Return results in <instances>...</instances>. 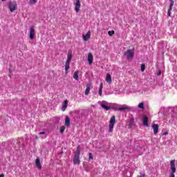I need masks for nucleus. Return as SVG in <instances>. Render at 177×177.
<instances>
[{
    "label": "nucleus",
    "instance_id": "c85d7f7f",
    "mask_svg": "<svg viewBox=\"0 0 177 177\" xmlns=\"http://www.w3.org/2000/svg\"><path fill=\"white\" fill-rule=\"evenodd\" d=\"M88 158L89 160H93V156L92 155V153H88Z\"/></svg>",
    "mask_w": 177,
    "mask_h": 177
},
{
    "label": "nucleus",
    "instance_id": "c9c22d12",
    "mask_svg": "<svg viewBox=\"0 0 177 177\" xmlns=\"http://www.w3.org/2000/svg\"><path fill=\"white\" fill-rule=\"evenodd\" d=\"M0 177H5V175L3 174H0Z\"/></svg>",
    "mask_w": 177,
    "mask_h": 177
},
{
    "label": "nucleus",
    "instance_id": "aec40b11",
    "mask_svg": "<svg viewBox=\"0 0 177 177\" xmlns=\"http://www.w3.org/2000/svg\"><path fill=\"white\" fill-rule=\"evenodd\" d=\"M118 110V111H125V110H129V107L127 106V105H124V106L119 107Z\"/></svg>",
    "mask_w": 177,
    "mask_h": 177
},
{
    "label": "nucleus",
    "instance_id": "c756f323",
    "mask_svg": "<svg viewBox=\"0 0 177 177\" xmlns=\"http://www.w3.org/2000/svg\"><path fill=\"white\" fill-rule=\"evenodd\" d=\"M169 1L171 2L169 8H173L174 7V0H169Z\"/></svg>",
    "mask_w": 177,
    "mask_h": 177
},
{
    "label": "nucleus",
    "instance_id": "6ab92c4d",
    "mask_svg": "<svg viewBox=\"0 0 177 177\" xmlns=\"http://www.w3.org/2000/svg\"><path fill=\"white\" fill-rule=\"evenodd\" d=\"M68 103V101L66 100L64 102V104L62 105V111H66V109H67V104Z\"/></svg>",
    "mask_w": 177,
    "mask_h": 177
},
{
    "label": "nucleus",
    "instance_id": "0eeeda50",
    "mask_svg": "<svg viewBox=\"0 0 177 177\" xmlns=\"http://www.w3.org/2000/svg\"><path fill=\"white\" fill-rule=\"evenodd\" d=\"M80 9H81V1L76 0L75 3V11L76 13H80Z\"/></svg>",
    "mask_w": 177,
    "mask_h": 177
},
{
    "label": "nucleus",
    "instance_id": "58836bf2",
    "mask_svg": "<svg viewBox=\"0 0 177 177\" xmlns=\"http://www.w3.org/2000/svg\"><path fill=\"white\" fill-rule=\"evenodd\" d=\"M2 1V2H5V1H6V0H1Z\"/></svg>",
    "mask_w": 177,
    "mask_h": 177
},
{
    "label": "nucleus",
    "instance_id": "a878e982",
    "mask_svg": "<svg viewBox=\"0 0 177 177\" xmlns=\"http://www.w3.org/2000/svg\"><path fill=\"white\" fill-rule=\"evenodd\" d=\"M37 2V0H30V5H35Z\"/></svg>",
    "mask_w": 177,
    "mask_h": 177
},
{
    "label": "nucleus",
    "instance_id": "20e7f679",
    "mask_svg": "<svg viewBox=\"0 0 177 177\" xmlns=\"http://www.w3.org/2000/svg\"><path fill=\"white\" fill-rule=\"evenodd\" d=\"M71 59H73V50H69L68 51L67 60L65 64V67H70V62H71Z\"/></svg>",
    "mask_w": 177,
    "mask_h": 177
},
{
    "label": "nucleus",
    "instance_id": "f3484780",
    "mask_svg": "<svg viewBox=\"0 0 177 177\" xmlns=\"http://www.w3.org/2000/svg\"><path fill=\"white\" fill-rule=\"evenodd\" d=\"M71 120L69 117H66L65 119V127H70Z\"/></svg>",
    "mask_w": 177,
    "mask_h": 177
},
{
    "label": "nucleus",
    "instance_id": "dca6fc26",
    "mask_svg": "<svg viewBox=\"0 0 177 177\" xmlns=\"http://www.w3.org/2000/svg\"><path fill=\"white\" fill-rule=\"evenodd\" d=\"M106 81L108 82V84H111L113 80H111V75L110 73L106 74Z\"/></svg>",
    "mask_w": 177,
    "mask_h": 177
},
{
    "label": "nucleus",
    "instance_id": "a19ab883",
    "mask_svg": "<svg viewBox=\"0 0 177 177\" xmlns=\"http://www.w3.org/2000/svg\"><path fill=\"white\" fill-rule=\"evenodd\" d=\"M177 177V176H176Z\"/></svg>",
    "mask_w": 177,
    "mask_h": 177
},
{
    "label": "nucleus",
    "instance_id": "bb28decb",
    "mask_svg": "<svg viewBox=\"0 0 177 177\" xmlns=\"http://www.w3.org/2000/svg\"><path fill=\"white\" fill-rule=\"evenodd\" d=\"M65 130H66V127L62 126V127L60 128V133H63V132H64Z\"/></svg>",
    "mask_w": 177,
    "mask_h": 177
},
{
    "label": "nucleus",
    "instance_id": "39448f33",
    "mask_svg": "<svg viewBox=\"0 0 177 177\" xmlns=\"http://www.w3.org/2000/svg\"><path fill=\"white\" fill-rule=\"evenodd\" d=\"M114 124H115V115H113L109 121V132H113Z\"/></svg>",
    "mask_w": 177,
    "mask_h": 177
},
{
    "label": "nucleus",
    "instance_id": "72a5a7b5",
    "mask_svg": "<svg viewBox=\"0 0 177 177\" xmlns=\"http://www.w3.org/2000/svg\"><path fill=\"white\" fill-rule=\"evenodd\" d=\"M157 75H161V71H159L157 73Z\"/></svg>",
    "mask_w": 177,
    "mask_h": 177
},
{
    "label": "nucleus",
    "instance_id": "e433bc0d",
    "mask_svg": "<svg viewBox=\"0 0 177 177\" xmlns=\"http://www.w3.org/2000/svg\"><path fill=\"white\" fill-rule=\"evenodd\" d=\"M163 135H168V131L163 133Z\"/></svg>",
    "mask_w": 177,
    "mask_h": 177
},
{
    "label": "nucleus",
    "instance_id": "9b49d317",
    "mask_svg": "<svg viewBox=\"0 0 177 177\" xmlns=\"http://www.w3.org/2000/svg\"><path fill=\"white\" fill-rule=\"evenodd\" d=\"M158 128L159 126L157 124H152V129H153L154 135H157L158 133Z\"/></svg>",
    "mask_w": 177,
    "mask_h": 177
},
{
    "label": "nucleus",
    "instance_id": "1a4fd4ad",
    "mask_svg": "<svg viewBox=\"0 0 177 177\" xmlns=\"http://www.w3.org/2000/svg\"><path fill=\"white\" fill-rule=\"evenodd\" d=\"M142 124L144 127H149V118L146 115L143 116Z\"/></svg>",
    "mask_w": 177,
    "mask_h": 177
},
{
    "label": "nucleus",
    "instance_id": "4468645a",
    "mask_svg": "<svg viewBox=\"0 0 177 177\" xmlns=\"http://www.w3.org/2000/svg\"><path fill=\"white\" fill-rule=\"evenodd\" d=\"M91 86H92V84H88L86 85V88L85 93H84L86 96H88L89 95V92L91 91Z\"/></svg>",
    "mask_w": 177,
    "mask_h": 177
},
{
    "label": "nucleus",
    "instance_id": "ddd939ff",
    "mask_svg": "<svg viewBox=\"0 0 177 177\" xmlns=\"http://www.w3.org/2000/svg\"><path fill=\"white\" fill-rule=\"evenodd\" d=\"M87 60L89 64H92V63L93 62V55L91 53L88 54Z\"/></svg>",
    "mask_w": 177,
    "mask_h": 177
},
{
    "label": "nucleus",
    "instance_id": "9d476101",
    "mask_svg": "<svg viewBox=\"0 0 177 177\" xmlns=\"http://www.w3.org/2000/svg\"><path fill=\"white\" fill-rule=\"evenodd\" d=\"M170 167L171 172H176V167H175V160L170 161Z\"/></svg>",
    "mask_w": 177,
    "mask_h": 177
},
{
    "label": "nucleus",
    "instance_id": "b1692460",
    "mask_svg": "<svg viewBox=\"0 0 177 177\" xmlns=\"http://www.w3.org/2000/svg\"><path fill=\"white\" fill-rule=\"evenodd\" d=\"M9 71H10V73L8 74V76L10 77H12V73H13V71H15V68H13V67L10 68Z\"/></svg>",
    "mask_w": 177,
    "mask_h": 177
},
{
    "label": "nucleus",
    "instance_id": "f8f14e48",
    "mask_svg": "<svg viewBox=\"0 0 177 177\" xmlns=\"http://www.w3.org/2000/svg\"><path fill=\"white\" fill-rule=\"evenodd\" d=\"M35 165L38 169H42V165H41V160H39V158H36L35 160Z\"/></svg>",
    "mask_w": 177,
    "mask_h": 177
},
{
    "label": "nucleus",
    "instance_id": "4be33fe9",
    "mask_svg": "<svg viewBox=\"0 0 177 177\" xmlns=\"http://www.w3.org/2000/svg\"><path fill=\"white\" fill-rule=\"evenodd\" d=\"M103 91V83H101L100 88H99V95L102 96V92Z\"/></svg>",
    "mask_w": 177,
    "mask_h": 177
},
{
    "label": "nucleus",
    "instance_id": "ea45409f",
    "mask_svg": "<svg viewBox=\"0 0 177 177\" xmlns=\"http://www.w3.org/2000/svg\"><path fill=\"white\" fill-rule=\"evenodd\" d=\"M36 139H38V136H36Z\"/></svg>",
    "mask_w": 177,
    "mask_h": 177
},
{
    "label": "nucleus",
    "instance_id": "5701e85b",
    "mask_svg": "<svg viewBox=\"0 0 177 177\" xmlns=\"http://www.w3.org/2000/svg\"><path fill=\"white\" fill-rule=\"evenodd\" d=\"M139 109H141V110H145V104L143 102H140L138 104Z\"/></svg>",
    "mask_w": 177,
    "mask_h": 177
},
{
    "label": "nucleus",
    "instance_id": "f03ea898",
    "mask_svg": "<svg viewBox=\"0 0 177 177\" xmlns=\"http://www.w3.org/2000/svg\"><path fill=\"white\" fill-rule=\"evenodd\" d=\"M80 156H81V149H80V146H78L76 149V151H75L74 153V157H73L74 165H80V164H81V160H80Z\"/></svg>",
    "mask_w": 177,
    "mask_h": 177
},
{
    "label": "nucleus",
    "instance_id": "f704fd0d",
    "mask_svg": "<svg viewBox=\"0 0 177 177\" xmlns=\"http://www.w3.org/2000/svg\"><path fill=\"white\" fill-rule=\"evenodd\" d=\"M141 67H146V65L145 64H142Z\"/></svg>",
    "mask_w": 177,
    "mask_h": 177
},
{
    "label": "nucleus",
    "instance_id": "7ed1b4c3",
    "mask_svg": "<svg viewBox=\"0 0 177 177\" xmlns=\"http://www.w3.org/2000/svg\"><path fill=\"white\" fill-rule=\"evenodd\" d=\"M8 6L11 12H15L17 9V3L16 2L10 1L8 3Z\"/></svg>",
    "mask_w": 177,
    "mask_h": 177
},
{
    "label": "nucleus",
    "instance_id": "473e14b6",
    "mask_svg": "<svg viewBox=\"0 0 177 177\" xmlns=\"http://www.w3.org/2000/svg\"><path fill=\"white\" fill-rule=\"evenodd\" d=\"M39 135H45V132L44 131H41L39 133Z\"/></svg>",
    "mask_w": 177,
    "mask_h": 177
},
{
    "label": "nucleus",
    "instance_id": "412c9836",
    "mask_svg": "<svg viewBox=\"0 0 177 177\" xmlns=\"http://www.w3.org/2000/svg\"><path fill=\"white\" fill-rule=\"evenodd\" d=\"M133 124H135V119H130V121L129 122V128H132V127H133Z\"/></svg>",
    "mask_w": 177,
    "mask_h": 177
},
{
    "label": "nucleus",
    "instance_id": "423d86ee",
    "mask_svg": "<svg viewBox=\"0 0 177 177\" xmlns=\"http://www.w3.org/2000/svg\"><path fill=\"white\" fill-rule=\"evenodd\" d=\"M106 103H107L106 101H102L101 104V107L106 110V111H109V110H111V109H114V106L111 105L109 106H106Z\"/></svg>",
    "mask_w": 177,
    "mask_h": 177
},
{
    "label": "nucleus",
    "instance_id": "393cba45",
    "mask_svg": "<svg viewBox=\"0 0 177 177\" xmlns=\"http://www.w3.org/2000/svg\"><path fill=\"white\" fill-rule=\"evenodd\" d=\"M114 34H115V32L114 30L108 31V35H109V37H113V35H114Z\"/></svg>",
    "mask_w": 177,
    "mask_h": 177
},
{
    "label": "nucleus",
    "instance_id": "a211bd4d",
    "mask_svg": "<svg viewBox=\"0 0 177 177\" xmlns=\"http://www.w3.org/2000/svg\"><path fill=\"white\" fill-rule=\"evenodd\" d=\"M78 74H80V72L78 71H75L73 74V78L74 80H76V81H78V80H80Z\"/></svg>",
    "mask_w": 177,
    "mask_h": 177
},
{
    "label": "nucleus",
    "instance_id": "f257e3e1",
    "mask_svg": "<svg viewBox=\"0 0 177 177\" xmlns=\"http://www.w3.org/2000/svg\"><path fill=\"white\" fill-rule=\"evenodd\" d=\"M124 56L127 59V60H132L133 56H135V47L129 46V49L124 53Z\"/></svg>",
    "mask_w": 177,
    "mask_h": 177
},
{
    "label": "nucleus",
    "instance_id": "6e6552de",
    "mask_svg": "<svg viewBox=\"0 0 177 177\" xmlns=\"http://www.w3.org/2000/svg\"><path fill=\"white\" fill-rule=\"evenodd\" d=\"M35 37V28H34V26H31L30 33H29V38L30 39H34Z\"/></svg>",
    "mask_w": 177,
    "mask_h": 177
},
{
    "label": "nucleus",
    "instance_id": "2f4dec72",
    "mask_svg": "<svg viewBox=\"0 0 177 177\" xmlns=\"http://www.w3.org/2000/svg\"><path fill=\"white\" fill-rule=\"evenodd\" d=\"M146 70V67H141V71L143 73Z\"/></svg>",
    "mask_w": 177,
    "mask_h": 177
},
{
    "label": "nucleus",
    "instance_id": "7c9ffc66",
    "mask_svg": "<svg viewBox=\"0 0 177 177\" xmlns=\"http://www.w3.org/2000/svg\"><path fill=\"white\" fill-rule=\"evenodd\" d=\"M169 177H175V172L171 171Z\"/></svg>",
    "mask_w": 177,
    "mask_h": 177
},
{
    "label": "nucleus",
    "instance_id": "cd10ccee",
    "mask_svg": "<svg viewBox=\"0 0 177 177\" xmlns=\"http://www.w3.org/2000/svg\"><path fill=\"white\" fill-rule=\"evenodd\" d=\"M172 11V8L169 7L168 12H167V15L169 17L171 16V12Z\"/></svg>",
    "mask_w": 177,
    "mask_h": 177
},
{
    "label": "nucleus",
    "instance_id": "4c0bfd02",
    "mask_svg": "<svg viewBox=\"0 0 177 177\" xmlns=\"http://www.w3.org/2000/svg\"><path fill=\"white\" fill-rule=\"evenodd\" d=\"M68 68H70V67H66L65 68L66 71H67V70H68Z\"/></svg>",
    "mask_w": 177,
    "mask_h": 177
},
{
    "label": "nucleus",
    "instance_id": "2eb2a0df",
    "mask_svg": "<svg viewBox=\"0 0 177 177\" xmlns=\"http://www.w3.org/2000/svg\"><path fill=\"white\" fill-rule=\"evenodd\" d=\"M91 38V31H88L86 35H83L84 41H88Z\"/></svg>",
    "mask_w": 177,
    "mask_h": 177
}]
</instances>
